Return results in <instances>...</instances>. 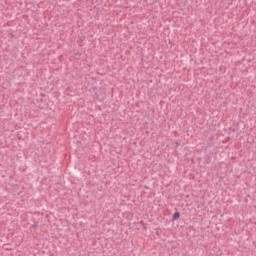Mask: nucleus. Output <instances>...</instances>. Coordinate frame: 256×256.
Returning <instances> with one entry per match:
<instances>
[{"label": "nucleus", "mask_w": 256, "mask_h": 256, "mask_svg": "<svg viewBox=\"0 0 256 256\" xmlns=\"http://www.w3.org/2000/svg\"><path fill=\"white\" fill-rule=\"evenodd\" d=\"M179 217H181V214H179V212H176V213H174V215H173V220H174V221H177V219H179Z\"/></svg>", "instance_id": "obj_1"}]
</instances>
